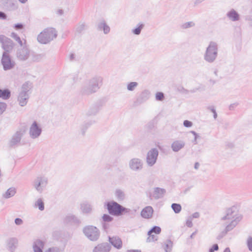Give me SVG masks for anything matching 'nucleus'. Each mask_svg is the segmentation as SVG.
I'll use <instances>...</instances> for the list:
<instances>
[{
    "label": "nucleus",
    "mask_w": 252,
    "mask_h": 252,
    "mask_svg": "<svg viewBox=\"0 0 252 252\" xmlns=\"http://www.w3.org/2000/svg\"><path fill=\"white\" fill-rule=\"evenodd\" d=\"M103 78L96 76L86 80L82 85L80 92L82 95H89L96 92L102 85Z\"/></svg>",
    "instance_id": "obj_1"
},
{
    "label": "nucleus",
    "mask_w": 252,
    "mask_h": 252,
    "mask_svg": "<svg viewBox=\"0 0 252 252\" xmlns=\"http://www.w3.org/2000/svg\"><path fill=\"white\" fill-rule=\"evenodd\" d=\"M106 205L109 213L113 216H120L126 214H133L130 209L125 208L114 201L107 202Z\"/></svg>",
    "instance_id": "obj_2"
},
{
    "label": "nucleus",
    "mask_w": 252,
    "mask_h": 252,
    "mask_svg": "<svg viewBox=\"0 0 252 252\" xmlns=\"http://www.w3.org/2000/svg\"><path fill=\"white\" fill-rule=\"evenodd\" d=\"M218 43L215 41H210L204 54V60L209 63H214L218 56Z\"/></svg>",
    "instance_id": "obj_3"
},
{
    "label": "nucleus",
    "mask_w": 252,
    "mask_h": 252,
    "mask_svg": "<svg viewBox=\"0 0 252 252\" xmlns=\"http://www.w3.org/2000/svg\"><path fill=\"white\" fill-rule=\"evenodd\" d=\"M57 35L58 32L55 28H47L37 35V40L41 44H46L55 39Z\"/></svg>",
    "instance_id": "obj_4"
},
{
    "label": "nucleus",
    "mask_w": 252,
    "mask_h": 252,
    "mask_svg": "<svg viewBox=\"0 0 252 252\" xmlns=\"http://www.w3.org/2000/svg\"><path fill=\"white\" fill-rule=\"evenodd\" d=\"M83 232L86 237L92 241H97L100 236V231L95 226L87 225L83 229Z\"/></svg>",
    "instance_id": "obj_5"
},
{
    "label": "nucleus",
    "mask_w": 252,
    "mask_h": 252,
    "mask_svg": "<svg viewBox=\"0 0 252 252\" xmlns=\"http://www.w3.org/2000/svg\"><path fill=\"white\" fill-rule=\"evenodd\" d=\"M48 184V179L45 176H38L32 183L33 187L37 191L41 193Z\"/></svg>",
    "instance_id": "obj_6"
},
{
    "label": "nucleus",
    "mask_w": 252,
    "mask_h": 252,
    "mask_svg": "<svg viewBox=\"0 0 252 252\" xmlns=\"http://www.w3.org/2000/svg\"><path fill=\"white\" fill-rule=\"evenodd\" d=\"M1 63L4 70L11 69L15 65V62L11 60L9 53L6 52H3L2 54Z\"/></svg>",
    "instance_id": "obj_7"
},
{
    "label": "nucleus",
    "mask_w": 252,
    "mask_h": 252,
    "mask_svg": "<svg viewBox=\"0 0 252 252\" xmlns=\"http://www.w3.org/2000/svg\"><path fill=\"white\" fill-rule=\"evenodd\" d=\"M238 217L240 218V221L242 218V216L238 213L236 207H232L227 209L226 214L221 218V220L231 221Z\"/></svg>",
    "instance_id": "obj_8"
},
{
    "label": "nucleus",
    "mask_w": 252,
    "mask_h": 252,
    "mask_svg": "<svg viewBox=\"0 0 252 252\" xmlns=\"http://www.w3.org/2000/svg\"><path fill=\"white\" fill-rule=\"evenodd\" d=\"M31 53L30 50L26 45L22 46L17 49L16 57L19 61H25L29 59L30 57Z\"/></svg>",
    "instance_id": "obj_9"
},
{
    "label": "nucleus",
    "mask_w": 252,
    "mask_h": 252,
    "mask_svg": "<svg viewBox=\"0 0 252 252\" xmlns=\"http://www.w3.org/2000/svg\"><path fill=\"white\" fill-rule=\"evenodd\" d=\"M25 133V130L20 129L17 131L12 136L9 141V146L10 147H15L17 146L20 143L22 137Z\"/></svg>",
    "instance_id": "obj_10"
},
{
    "label": "nucleus",
    "mask_w": 252,
    "mask_h": 252,
    "mask_svg": "<svg viewBox=\"0 0 252 252\" xmlns=\"http://www.w3.org/2000/svg\"><path fill=\"white\" fill-rule=\"evenodd\" d=\"M42 132V128L36 121H34L31 125L29 129V135L31 138H38Z\"/></svg>",
    "instance_id": "obj_11"
},
{
    "label": "nucleus",
    "mask_w": 252,
    "mask_h": 252,
    "mask_svg": "<svg viewBox=\"0 0 252 252\" xmlns=\"http://www.w3.org/2000/svg\"><path fill=\"white\" fill-rule=\"evenodd\" d=\"M158 156V151L157 148H152L147 153L146 161L149 166H153L156 162Z\"/></svg>",
    "instance_id": "obj_12"
},
{
    "label": "nucleus",
    "mask_w": 252,
    "mask_h": 252,
    "mask_svg": "<svg viewBox=\"0 0 252 252\" xmlns=\"http://www.w3.org/2000/svg\"><path fill=\"white\" fill-rule=\"evenodd\" d=\"M0 42L2 44V48L4 50V52L8 53L12 49L14 46L12 40L3 35H0Z\"/></svg>",
    "instance_id": "obj_13"
},
{
    "label": "nucleus",
    "mask_w": 252,
    "mask_h": 252,
    "mask_svg": "<svg viewBox=\"0 0 252 252\" xmlns=\"http://www.w3.org/2000/svg\"><path fill=\"white\" fill-rule=\"evenodd\" d=\"M128 165L131 170L139 171L142 169L143 163L141 159L133 158L129 160Z\"/></svg>",
    "instance_id": "obj_14"
},
{
    "label": "nucleus",
    "mask_w": 252,
    "mask_h": 252,
    "mask_svg": "<svg viewBox=\"0 0 252 252\" xmlns=\"http://www.w3.org/2000/svg\"><path fill=\"white\" fill-rule=\"evenodd\" d=\"M150 96V92L148 90H144L137 96L135 103L138 105L141 104L147 101Z\"/></svg>",
    "instance_id": "obj_15"
},
{
    "label": "nucleus",
    "mask_w": 252,
    "mask_h": 252,
    "mask_svg": "<svg viewBox=\"0 0 252 252\" xmlns=\"http://www.w3.org/2000/svg\"><path fill=\"white\" fill-rule=\"evenodd\" d=\"M18 246V240L15 237L10 238L6 241V249L10 252H15Z\"/></svg>",
    "instance_id": "obj_16"
},
{
    "label": "nucleus",
    "mask_w": 252,
    "mask_h": 252,
    "mask_svg": "<svg viewBox=\"0 0 252 252\" xmlns=\"http://www.w3.org/2000/svg\"><path fill=\"white\" fill-rule=\"evenodd\" d=\"M161 228L159 226H154L148 232V235L149 237L147 238V242H151L155 241L157 240V237L153 233H155L156 234H158L161 232Z\"/></svg>",
    "instance_id": "obj_17"
},
{
    "label": "nucleus",
    "mask_w": 252,
    "mask_h": 252,
    "mask_svg": "<svg viewBox=\"0 0 252 252\" xmlns=\"http://www.w3.org/2000/svg\"><path fill=\"white\" fill-rule=\"evenodd\" d=\"M111 246L108 243L98 244L93 249V252H109Z\"/></svg>",
    "instance_id": "obj_18"
},
{
    "label": "nucleus",
    "mask_w": 252,
    "mask_h": 252,
    "mask_svg": "<svg viewBox=\"0 0 252 252\" xmlns=\"http://www.w3.org/2000/svg\"><path fill=\"white\" fill-rule=\"evenodd\" d=\"M30 97V93H19L18 96V101L21 106L27 105Z\"/></svg>",
    "instance_id": "obj_19"
},
{
    "label": "nucleus",
    "mask_w": 252,
    "mask_h": 252,
    "mask_svg": "<svg viewBox=\"0 0 252 252\" xmlns=\"http://www.w3.org/2000/svg\"><path fill=\"white\" fill-rule=\"evenodd\" d=\"M165 193L166 190L164 189L156 187L154 188L152 195L155 199L158 200L163 198Z\"/></svg>",
    "instance_id": "obj_20"
},
{
    "label": "nucleus",
    "mask_w": 252,
    "mask_h": 252,
    "mask_svg": "<svg viewBox=\"0 0 252 252\" xmlns=\"http://www.w3.org/2000/svg\"><path fill=\"white\" fill-rule=\"evenodd\" d=\"M154 210L150 206H146L141 212V216L144 219H149L153 217Z\"/></svg>",
    "instance_id": "obj_21"
},
{
    "label": "nucleus",
    "mask_w": 252,
    "mask_h": 252,
    "mask_svg": "<svg viewBox=\"0 0 252 252\" xmlns=\"http://www.w3.org/2000/svg\"><path fill=\"white\" fill-rule=\"evenodd\" d=\"M185 146V142L182 140L174 141L171 145V148L173 151L178 152Z\"/></svg>",
    "instance_id": "obj_22"
},
{
    "label": "nucleus",
    "mask_w": 252,
    "mask_h": 252,
    "mask_svg": "<svg viewBox=\"0 0 252 252\" xmlns=\"http://www.w3.org/2000/svg\"><path fill=\"white\" fill-rule=\"evenodd\" d=\"M109 242L115 248L120 249L122 247V241L121 239L117 236L108 237Z\"/></svg>",
    "instance_id": "obj_23"
},
{
    "label": "nucleus",
    "mask_w": 252,
    "mask_h": 252,
    "mask_svg": "<svg viewBox=\"0 0 252 252\" xmlns=\"http://www.w3.org/2000/svg\"><path fill=\"white\" fill-rule=\"evenodd\" d=\"M227 17L231 21L235 22L240 20V15L234 9H231L226 13Z\"/></svg>",
    "instance_id": "obj_24"
},
{
    "label": "nucleus",
    "mask_w": 252,
    "mask_h": 252,
    "mask_svg": "<svg viewBox=\"0 0 252 252\" xmlns=\"http://www.w3.org/2000/svg\"><path fill=\"white\" fill-rule=\"evenodd\" d=\"M101 105L98 104H95L91 106L86 112L87 116L95 115L99 111Z\"/></svg>",
    "instance_id": "obj_25"
},
{
    "label": "nucleus",
    "mask_w": 252,
    "mask_h": 252,
    "mask_svg": "<svg viewBox=\"0 0 252 252\" xmlns=\"http://www.w3.org/2000/svg\"><path fill=\"white\" fill-rule=\"evenodd\" d=\"M240 218L238 217L235 220H233L227 221V223H228V224L226 225L224 230L226 232L232 230L240 221Z\"/></svg>",
    "instance_id": "obj_26"
},
{
    "label": "nucleus",
    "mask_w": 252,
    "mask_h": 252,
    "mask_svg": "<svg viewBox=\"0 0 252 252\" xmlns=\"http://www.w3.org/2000/svg\"><path fill=\"white\" fill-rule=\"evenodd\" d=\"M44 246V243L40 240H36L33 244V250L34 252H43V249Z\"/></svg>",
    "instance_id": "obj_27"
},
{
    "label": "nucleus",
    "mask_w": 252,
    "mask_h": 252,
    "mask_svg": "<svg viewBox=\"0 0 252 252\" xmlns=\"http://www.w3.org/2000/svg\"><path fill=\"white\" fill-rule=\"evenodd\" d=\"M97 30L99 31H103L104 34H107L110 32V29L106 22L103 20L98 23Z\"/></svg>",
    "instance_id": "obj_28"
},
{
    "label": "nucleus",
    "mask_w": 252,
    "mask_h": 252,
    "mask_svg": "<svg viewBox=\"0 0 252 252\" xmlns=\"http://www.w3.org/2000/svg\"><path fill=\"white\" fill-rule=\"evenodd\" d=\"M31 60L33 62H39L45 57V54H36L33 52L31 53Z\"/></svg>",
    "instance_id": "obj_29"
},
{
    "label": "nucleus",
    "mask_w": 252,
    "mask_h": 252,
    "mask_svg": "<svg viewBox=\"0 0 252 252\" xmlns=\"http://www.w3.org/2000/svg\"><path fill=\"white\" fill-rule=\"evenodd\" d=\"M81 209L83 213L89 214L92 211V206L89 203L84 202L81 204Z\"/></svg>",
    "instance_id": "obj_30"
},
{
    "label": "nucleus",
    "mask_w": 252,
    "mask_h": 252,
    "mask_svg": "<svg viewBox=\"0 0 252 252\" xmlns=\"http://www.w3.org/2000/svg\"><path fill=\"white\" fill-rule=\"evenodd\" d=\"M64 221L66 223H73L78 224L80 223V220L74 215H68L65 219Z\"/></svg>",
    "instance_id": "obj_31"
},
{
    "label": "nucleus",
    "mask_w": 252,
    "mask_h": 252,
    "mask_svg": "<svg viewBox=\"0 0 252 252\" xmlns=\"http://www.w3.org/2000/svg\"><path fill=\"white\" fill-rule=\"evenodd\" d=\"M32 83L29 81L26 82L22 86L21 90L20 93H30V90L32 88Z\"/></svg>",
    "instance_id": "obj_32"
},
{
    "label": "nucleus",
    "mask_w": 252,
    "mask_h": 252,
    "mask_svg": "<svg viewBox=\"0 0 252 252\" xmlns=\"http://www.w3.org/2000/svg\"><path fill=\"white\" fill-rule=\"evenodd\" d=\"M16 193V189L14 187L8 189L6 191L2 194V197L7 199L13 196Z\"/></svg>",
    "instance_id": "obj_33"
},
{
    "label": "nucleus",
    "mask_w": 252,
    "mask_h": 252,
    "mask_svg": "<svg viewBox=\"0 0 252 252\" xmlns=\"http://www.w3.org/2000/svg\"><path fill=\"white\" fill-rule=\"evenodd\" d=\"M87 26L85 22H80L76 26L75 33L81 34L86 29Z\"/></svg>",
    "instance_id": "obj_34"
},
{
    "label": "nucleus",
    "mask_w": 252,
    "mask_h": 252,
    "mask_svg": "<svg viewBox=\"0 0 252 252\" xmlns=\"http://www.w3.org/2000/svg\"><path fill=\"white\" fill-rule=\"evenodd\" d=\"M115 196L117 198L118 201H123L125 198V192L120 189H117L115 192Z\"/></svg>",
    "instance_id": "obj_35"
},
{
    "label": "nucleus",
    "mask_w": 252,
    "mask_h": 252,
    "mask_svg": "<svg viewBox=\"0 0 252 252\" xmlns=\"http://www.w3.org/2000/svg\"><path fill=\"white\" fill-rule=\"evenodd\" d=\"M11 93L8 89L1 90L0 89V97L3 99H7L10 97Z\"/></svg>",
    "instance_id": "obj_36"
},
{
    "label": "nucleus",
    "mask_w": 252,
    "mask_h": 252,
    "mask_svg": "<svg viewBox=\"0 0 252 252\" xmlns=\"http://www.w3.org/2000/svg\"><path fill=\"white\" fill-rule=\"evenodd\" d=\"M144 27V24L139 23L135 28L132 29V32L135 35H139L141 33V30L143 29Z\"/></svg>",
    "instance_id": "obj_37"
},
{
    "label": "nucleus",
    "mask_w": 252,
    "mask_h": 252,
    "mask_svg": "<svg viewBox=\"0 0 252 252\" xmlns=\"http://www.w3.org/2000/svg\"><path fill=\"white\" fill-rule=\"evenodd\" d=\"M245 19L250 26H252V4L248 14L245 16Z\"/></svg>",
    "instance_id": "obj_38"
},
{
    "label": "nucleus",
    "mask_w": 252,
    "mask_h": 252,
    "mask_svg": "<svg viewBox=\"0 0 252 252\" xmlns=\"http://www.w3.org/2000/svg\"><path fill=\"white\" fill-rule=\"evenodd\" d=\"M195 26V24L193 21L187 22L182 24L180 27L182 30H186L192 27H194Z\"/></svg>",
    "instance_id": "obj_39"
},
{
    "label": "nucleus",
    "mask_w": 252,
    "mask_h": 252,
    "mask_svg": "<svg viewBox=\"0 0 252 252\" xmlns=\"http://www.w3.org/2000/svg\"><path fill=\"white\" fill-rule=\"evenodd\" d=\"M171 208L176 214L179 213L182 209L181 205L178 203H173L171 205Z\"/></svg>",
    "instance_id": "obj_40"
},
{
    "label": "nucleus",
    "mask_w": 252,
    "mask_h": 252,
    "mask_svg": "<svg viewBox=\"0 0 252 252\" xmlns=\"http://www.w3.org/2000/svg\"><path fill=\"white\" fill-rule=\"evenodd\" d=\"M35 207H38L39 210L40 211H43L44 209V203L40 198L38 199L36 201L35 203Z\"/></svg>",
    "instance_id": "obj_41"
},
{
    "label": "nucleus",
    "mask_w": 252,
    "mask_h": 252,
    "mask_svg": "<svg viewBox=\"0 0 252 252\" xmlns=\"http://www.w3.org/2000/svg\"><path fill=\"white\" fill-rule=\"evenodd\" d=\"M138 84L136 82H131L127 85V89L129 91H133L136 87H137Z\"/></svg>",
    "instance_id": "obj_42"
},
{
    "label": "nucleus",
    "mask_w": 252,
    "mask_h": 252,
    "mask_svg": "<svg viewBox=\"0 0 252 252\" xmlns=\"http://www.w3.org/2000/svg\"><path fill=\"white\" fill-rule=\"evenodd\" d=\"M10 36L12 38L17 41L21 46H23L22 41L21 40L20 37L16 33L12 32Z\"/></svg>",
    "instance_id": "obj_43"
},
{
    "label": "nucleus",
    "mask_w": 252,
    "mask_h": 252,
    "mask_svg": "<svg viewBox=\"0 0 252 252\" xmlns=\"http://www.w3.org/2000/svg\"><path fill=\"white\" fill-rule=\"evenodd\" d=\"M172 247V242L170 240H167L164 244V249L165 252H168V250H170Z\"/></svg>",
    "instance_id": "obj_44"
},
{
    "label": "nucleus",
    "mask_w": 252,
    "mask_h": 252,
    "mask_svg": "<svg viewBox=\"0 0 252 252\" xmlns=\"http://www.w3.org/2000/svg\"><path fill=\"white\" fill-rule=\"evenodd\" d=\"M164 98V94L162 92H158L156 94V99L158 101H162Z\"/></svg>",
    "instance_id": "obj_45"
},
{
    "label": "nucleus",
    "mask_w": 252,
    "mask_h": 252,
    "mask_svg": "<svg viewBox=\"0 0 252 252\" xmlns=\"http://www.w3.org/2000/svg\"><path fill=\"white\" fill-rule=\"evenodd\" d=\"M102 218L103 221L105 222H110L113 220V217L108 214H104Z\"/></svg>",
    "instance_id": "obj_46"
},
{
    "label": "nucleus",
    "mask_w": 252,
    "mask_h": 252,
    "mask_svg": "<svg viewBox=\"0 0 252 252\" xmlns=\"http://www.w3.org/2000/svg\"><path fill=\"white\" fill-rule=\"evenodd\" d=\"M247 245L250 251L252 252V237L249 236L247 240Z\"/></svg>",
    "instance_id": "obj_47"
},
{
    "label": "nucleus",
    "mask_w": 252,
    "mask_h": 252,
    "mask_svg": "<svg viewBox=\"0 0 252 252\" xmlns=\"http://www.w3.org/2000/svg\"><path fill=\"white\" fill-rule=\"evenodd\" d=\"M207 109L209 110H210L212 113H213V117L215 119H216L217 118V113L216 112V111L215 109V107L214 106H209L207 107Z\"/></svg>",
    "instance_id": "obj_48"
},
{
    "label": "nucleus",
    "mask_w": 252,
    "mask_h": 252,
    "mask_svg": "<svg viewBox=\"0 0 252 252\" xmlns=\"http://www.w3.org/2000/svg\"><path fill=\"white\" fill-rule=\"evenodd\" d=\"M6 104L4 102H0V115L2 114L5 110Z\"/></svg>",
    "instance_id": "obj_49"
},
{
    "label": "nucleus",
    "mask_w": 252,
    "mask_h": 252,
    "mask_svg": "<svg viewBox=\"0 0 252 252\" xmlns=\"http://www.w3.org/2000/svg\"><path fill=\"white\" fill-rule=\"evenodd\" d=\"M219 246L217 244H214L212 247L209 249V252H214L219 250Z\"/></svg>",
    "instance_id": "obj_50"
},
{
    "label": "nucleus",
    "mask_w": 252,
    "mask_h": 252,
    "mask_svg": "<svg viewBox=\"0 0 252 252\" xmlns=\"http://www.w3.org/2000/svg\"><path fill=\"white\" fill-rule=\"evenodd\" d=\"M183 125L185 127H190L192 126V123L189 120H185Z\"/></svg>",
    "instance_id": "obj_51"
},
{
    "label": "nucleus",
    "mask_w": 252,
    "mask_h": 252,
    "mask_svg": "<svg viewBox=\"0 0 252 252\" xmlns=\"http://www.w3.org/2000/svg\"><path fill=\"white\" fill-rule=\"evenodd\" d=\"M190 133H191L194 136L193 142L194 143V144H196L197 143L196 141L197 139L199 137L198 134L194 131H190Z\"/></svg>",
    "instance_id": "obj_52"
},
{
    "label": "nucleus",
    "mask_w": 252,
    "mask_h": 252,
    "mask_svg": "<svg viewBox=\"0 0 252 252\" xmlns=\"http://www.w3.org/2000/svg\"><path fill=\"white\" fill-rule=\"evenodd\" d=\"M227 233L224 230L222 231L217 236V239L218 240H220Z\"/></svg>",
    "instance_id": "obj_53"
},
{
    "label": "nucleus",
    "mask_w": 252,
    "mask_h": 252,
    "mask_svg": "<svg viewBox=\"0 0 252 252\" xmlns=\"http://www.w3.org/2000/svg\"><path fill=\"white\" fill-rule=\"evenodd\" d=\"M14 28L17 30H21L24 28V25L22 23H17L14 25Z\"/></svg>",
    "instance_id": "obj_54"
},
{
    "label": "nucleus",
    "mask_w": 252,
    "mask_h": 252,
    "mask_svg": "<svg viewBox=\"0 0 252 252\" xmlns=\"http://www.w3.org/2000/svg\"><path fill=\"white\" fill-rule=\"evenodd\" d=\"M93 124V123L92 122H89V123H87L86 124H85L83 126V128H82V133L83 134H84V133H85V130L90 126H91L92 124Z\"/></svg>",
    "instance_id": "obj_55"
},
{
    "label": "nucleus",
    "mask_w": 252,
    "mask_h": 252,
    "mask_svg": "<svg viewBox=\"0 0 252 252\" xmlns=\"http://www.w3.org/2000/svg\"><path fill=\"white\" fill-rule=\"evenodd\" d=\"M46 252H60V250L57 247H53L49 248Z\"/></svg>",
    "instance_id": "obj_56"
},
{
    "label": "nucleus",
    "mask_w": 252,
    "mask_h": 252,
    "mask_svg": "<svg viewBox=\"0 0 252 252\" xmlns=\"http://www.w3.org/2000/svg\"><path fill=\"white\" fill-rule=\"evenodd\" d=\"M14 222L16 225H20L22 224L23 223V220L19 218H16L15 219Z\"/></svg>",
    "instance_id": "obj_57"
},
{
    "label": "nucleus",
    "mask_w": 252,
    "mask_h": 252,
    "mask_svg": "<svg viewBox=\"0 0 252 252\" xmlns=\"http://www.w3.org/2000/svg\"><path fill=\"white\" fill-rule=\"evenodd\" d=\"M238 105L239 103L238 102H235L234 103L231 104L229 106V110H234L235 107L237 106Z\"/></svg>",
    "instance_id": "obj_58"
},
{
    "label": "nucleus",
    "mask_w": 252,
    "mask_h": 252,
    "mask_svg": "<svg viewBox=\"0 0 252 252\" xmlns=\"http://www.w3.org/2000/svg\"><path fill=\"white\" fill-rule=\"evenodd\" d=\"M6 18V14L4 12L0 11V19L5 20Z\"/></svg>",
    "instance_id": "obj_59"
},
{
    "label": "nucleus",
    "mask_w": 252,
    "mask_h": 252,
    "mask_svg": "<svg viewBox=\"0 0 252 252\" xmlns=\"http://www.w3.org/2000/svg\"><path fill=\"white\" fill-rule=\"evenodd\" d=\"M186 225L189 227H191L193 225L192 223L191 218L187 220L186 221Z\"/></svg>",
    "instance_id": "obj_60"
},
{
    "label": "nucleus",
    "mask_w": 252,
    "mask_h": 252,
    "mask_svg": "<svg viewBox=\"0 0 252 252\" xmlns=\"http://www.w3.org/2000/svg\"><path fill=\"white\" fill-rule=\"evenodd\" d=\"M69 61L71 62L76 60L75 55L73 53H71L69 55Z\"/></svg>",
    "instance_id": "obj_61"
},
{
    "label": "nucleus",
    "mask_w": 252,
    "mask_h": 252,
    "mask_svg": "<svg viewBox=\"0 0 252 252\" xmlns=\"http://www.w3.org/2000/svg\"><path fill=\"white\" fill-rule=\"evenodd\" d=\"M199 217V213L195 212L192 215V218H198Z\"/></svg>",
    "instance_id": "obj_62"
},
{
    "label": "nucleus",
    "mask_w": 252,
    "mask_h": 252,
    "mask_svg": "<svg viewBox=\"0 0 252 252\" xmlns=\"http://www.w3.org/2000/svg\"><path fill=\"white\" fill-rule=\"evenodd\" d=\"M126 252H141L140 250H128Z\"/></svg>",
    "instance_id": "obj_63"
},
{
    "label": "nucleus",
    "mask_w": 252,
    "mask_h": 252,
    "mask_svg": "<svg viewBox=\"0 0 252 252\" xmlns=\"http://www.w3.org/2000/svg\"><path fill=\"white\" fill-rule=\"evenodd\" d=\"M57 14L60 15H62L63 14V11L62 9H59L57 11Z\"/></svg>",
    "instance_id": "obj_64"
}]
</instances>
